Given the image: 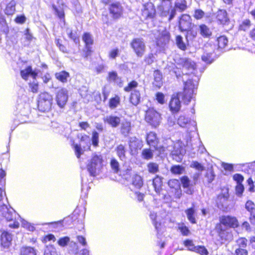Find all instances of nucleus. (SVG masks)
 Masks as SVG:
<instances>
[{"mask_svg": "<svg viewBox=\"0 0 255 255\" xmlns=\"http://www.w3.org/2000/svg\"><path fill=\"white\" fill-rule=\"evenodd\" d=\"M235 229L239 227L237 218L230 215H223L219 218V223L217 224L215 228L219 236H222L225 232V229Z\"/></svg>", "mask_w": 255, "mask_h": 255, "instance_id": "nucleus-1", "label": "nucleus"}, {"mask_svg": "<svg viewBox=\"0 0 255 255\" xmlns=\"http://www.w3.org/2000/svg\"><path fill=\"white\" fill-rule=\"evenodd\" d=\"M138 85V82L135 80H132L129 82L124 88L125 92H130L128 102L131 106L134 107H136L141 101L140 92L139 90L136 89Z\"/></svg>", "mask_w": 255, "mask_h": 255, "instance_id": "nucleus-2", "label": "nucleus"}, {"mask_svg": "<svg viewBox=\"0 0 255 255\" xmlns=\"http://www.w3.org/2000/svg\"><path fill=\"white\" fill-rule=\"evenodd\" d=\"M185 69L189 71H194L197 69V64L195 61L188 57L179 58L176 65L173 68V72L178 78L183 74L182 69Z\"/></svg>", "mask_w": 255, "mask_h": 255, "instance_id": "nucleus-3", "label": "nucleus"}, {"mask_svg": "<svg viewBox=\"0 0 255 255\" xmlns=\"http://www.w3.org/2000/svg\"><path fill=\"white\" fill-rule=\"evenodd\" d=\"M196 87L191 79H188L184 82L183 90L181 92H177L176 94L181 98L183 103L188 104L193 98L194 91Z\"/></svg>", "mask_w": 255, "mask_h": 255, "instance_id": "nucleus-4", "label": "nucleus"}, {"mask_svg": "<svg viewBox=\"0 0 255 255\" xmlns=\"http://www.w3.org/2000/svg\"><path fill=\"white\" fill-rule=\"evenodd\" d=\"M144 120L153 128H157L162 120L161 114L153 107H148L145 111Z\"/></svg>", "mask_w": 255, "mask_h": 255, "instance_id": "nucleus-5", "label": "nucleus"}, {"mask_svg": "<svg viewBox=\"0 0 255 255\" xmlns=\"http://www.w3.org/2000/svg\"><path fill=\"white\" fill-rule=\"evenodd\" d=\"M200 174L195 173L192 177L193 182H192L189 177L184 175L179 178L181 185L184 189V192L188 195H192L195 190L194 186L195 185L200 179Z\"/></svg>", "mask_w": 255, "mask_h": 255, "instance_id": "nucleus-6", "label": "nucleus"}, {"mask_svg": "<svg viewBox=\"0 0 255 255\" xmlns=\"http://www.w3.org/2000/svg\"><path fill=\"white\" fill-rule=\"evenodd\" d=\"M158 9L159 16L161 17L168 16V21L172 19L176 15V9L173 6L171 0H162Z\"/></svg>", "mask_w": 255, "mask_h": 255, "instance_id": "nucleus-7", "label": "nucleus"}, {"mask_svg": "<svg viewBox=\"0 0 255 255\" xmlns=\"http://www.w3.org/2000/svg\"><path fill=\"white\" fill-rule=\"evenodd\" d=\"M53 97L46 92L41 93L38 96L37 108L41 112H48L52 108Z\"/></svg>", "mask_w": 255, "mask_h": 255, "instance_id": "nucleus-8", "label": "nucleus"}, {"mask_svg": "<svg viewBox=\"0 0 255 255\" xmlns=\"http://www.w3.org/2000/svg\"><path fill=\"white\" fill-rule=\"evenodd\" d=\"M130 46L137 57H141L144 54L146 46L142 38H133L130 42Z\"/></svg>", "mask_w": 255, "mask_h": 255, "instance_id": "nucleus-9", "label": "nucleus"}, {"mask_svg": "<svg viewBox=\"0 0 255 255\" xmlns=\"http://www.w3.org/2000/svg\"><path fill=\"white\" fill-rule=\"evenodd\" d=\"M222 192L217 195L215 199V205L219 209L224 210L227 208L226 205L229 200L230 195L228 188H222Z\"/></svg>", "mask_w": 255, "mask_h": 255, "instance_id": "nucleus-10", "label": "nucleus"}, {"mask_svg": "<svg viewBox=\"0 0 255 255\" xmlns=\"http://www.w3.org/2000/svg\"><path fill=\"white\" fill-rule=\"evenodd\" d=\"M109 14L114 20L121 18L123 15L124 8L119 1H116L109 4L108 7Z\"/></svg>", "mask_w": 255, "mask_h": 255, "instance_id": "nucleus-11", "label": "nucleus"}, {"mask_svg": "<svg viewBox=\"0 0 255 255\" xmlns=\"http://www.w3.org/2000/svg\"><path fill=\"white\" fill-rule=\"evenodd\" d=\"M192 22L191 17L188 14H182L179 20V29L180 31H186L187 33L189 32L192 33L193 30L192 28Z\"/></svg>", "mask_w": 255, "mask_h": 255, "instance_id": "nucleus-12", "label": "nucleus"}, {"mask_svg": "<svg viewBox=\"0 0 255 255\" xmlns=\"http://www.w3.org/2000/svg\"><path fill=\"white\" fill-rule=\"evenodd\" d=\"M215 19L218 24L223 26L228 25L230 23L228 13L226 10L223 9H218L215 15Z\"/></svg>", "mask_w": 255, "mask_h": 255, "instance_id": "nucleus-13", "label": "nucleus"}, {"mask_svg": "<svg viewBox=\"0 0 255 255\" xmlns=\"http://www.w3.org/2000/svg\"><path fill=\"white\" fill-rule=\"evenodd\" d=\"M156 14V8L151 2H147L143 5L141 10V15L145 19H153Z\"/></svg>", "mask_w": 255, "mask_h": 255, "instance_id": "nucleus-14", "label": "nucleus"}, {"mask_svg": "<svg viewBox=\"0 0 255 255\" xmlns=\"http://www.w3.org/2000/svg\"><path fill=\"white\" fill-rule=\"evenodd\" d=\"M168 186L171 191L173 193L174 197L179 199L182 196V190L181 188V182L177 179H171L168 181Z\"/></svg>", "mask_w": 255, "mask_h": 255, "instance_id": "nucleus-15", "label": "nucleus"}, {"mask_svg": "<svg viewBox=\"0 0 255 255\" xmlns=\"http://www.w3.org/2000/svg\"><path fill=\"white\" fill-rule=\"evenodd\" d=\"M68 98L67 91L65 89L62 88L58 90L55 96V100L57 105L60 108H63L67 102Z\"/></svg>", "mask_w": 255, "mask_h": 255, "instance_id": "nucleus-16", "label": "nucleus"}, {"mask_svg": "<svg viewBox=\"0 0 255 255\" xmlns=\"http://www.w3.org/2000/svg\"><path fill=\"white\" fill-rule=\"evenodd\" d=\"M181 104L179 97L175 94L171 98L169 103V110L172 114L178 113L181 109Z\"/></svg>", "mask_w": 255, "mask_h": 255, "instance_id": "nucleus-17", "label": "nucleus"}, {"mask_svg": "<svg viewBox=\"0 0 255 255\" xmlns=\"http://www.w3.org/2000/svg\"><path fill=\"white\" fill-rule=\"evenodd\" d=\"M170 40V34L166 30L159 33L156 39V45L159 47H164L167 45Z\"/></svg>", "mask_w": 255, "mask_h": 255, "instance_id": "nucleus-18", "label": "nucleus"}, {"mask_svg": "<svg viewBox=\"0 0 255 255\" xmlns=\"http://www.w3.org/2000/svg\"><path fill=\"white\" fill-rule=\"evenodd\" d=\"M20 74L21 77L26 81L28 80L29 76L33 79H36L38 76V73L33 70L31 65H28L26 66L24 69L21 70L20 71Z\"/></svg>", "mask_w": 255, "mask_h": 255, "instance_id": "nucleus-19", "label": "nucleus"}, {"mask_svg": "<svg viewBox=\"0 0 255 255\" xmlns=\"http://www.w3.org/2000/svg\"><path fill=\"white\" fill-rule=\"evenodd\" d=\"M185 153L186 150L184 145L180 143H176L172 152L173 158L182 159Z\"/></svg>", "mask_w": 255, "mask_h": 255, "instance_id": "nucleus-20", "label": "nucleus"}, {"mask_svg": "<svg viewBox=\"0 0 255 255\" xmlns=\"http://www.w3.org/2000/svg\"><path fill=\"white\" fill-rule=\"evenodd\" d=\"M15 215L10 212V211H6L3 215V219L6 222H12V224H10L8 227L10 228L17 229L19 226V222L16 220Z\"/></svg>", "mask_w": 255, "mask_h": 255, "instance_id": "nucleus-21", "label": "nucleus"}, {"mask_svg": "<svg viewBox=\"0 0 255 255\" xmlns=\"http://www.w3.org/2000/svg\"><path fill=\"white\" fill-rule=\"evenodd\" d=\"M153 81L152 82V87L155 90L160 89L162 85V74L159 70L156 69L153 71Z\"/></svg>", "mask_w": 255, "mask_h": 255, "instance_id": "nucleus-22", "label": "nucleus"}, {"mask_svg": "<svg viewBox=\"0 0 255 255\" xmlns=\"http://www.w3.org/2000/svg\"><path fill=\"white\" fill-rule=\"evenodd\" d=\"M103 121L112 128L118 127L121 123V118L117 116L109 115L103 118Z\"/></svg>", "mask_w": 255, "mask_h": 255, "instance_id": "nucleus-23", "label": "nucleus"}, {"mask_svg": "<svg viewBox=\"0 0 255 255\" xmlns=\"http://www.w3.org/2000/svg\"><path fill=\"white\" fill-rule=\"evenodd\" d=\"M97 161V160H91L87 165L88 170L91 176H96L102 166L101 162L98 163Z\"/></svg>", "mask_w": 255, "mask_h": 255, "instance_id": "nucleus-24", "label": "nucleus"}, {"mask_svg": "<svg viewBox=\"0 0 255 255\" xmlns=\"http://www.w3.org/2000/svg\"><path fill=\"white\" fill-rule=\"evenodd\" d=\"M228 39L225 35H221L217 37L215 40V45L218 49L222 50L228 45Z\"/></svg>", "mask_w": 255, "mask_h": 255, "instance_id": "nucleus-25", "label": "nucleus"}, {"mask_svg": "<svg viewBox=\"0 0 255 255\" xmlns=\"http://www.w3.org/2000/svg\"><path fill=\"white\" fill-rule=\"evenodd\" d=\"M121 98L120 96L117 94H115L111 97L109 101L108 106L111 109H115L121 105Z\"/></svg>", "mask_w": 255, "mask_h": 255, "instance_id": "nucleus-26", "label": "nucleus"}, {"mask_svg": "<svg viewBox=\"0 0 255 255\" xmlns=\"http://www.w3.org/2000/svg\"><path fill=\"white\" fill-rule=\"evenodd\" d=\"M12 241L11 235L7 232H3L0 236V244L4 248L8 247Z\"/></svg>", "mask_w": 255, "mask_h": 255, "instance_id": "nucleus-27", "label": "nucleus"}, {"mask_svg": "<svg viewBox=\"0 0 255 255\" xmlns=\"http://www.w3.org/2000/svg\"><path fill=\"white\" fill-rule=\"evenodd\" d=\"M146 140L147 143L150 146L155 147L158 143V139L156 136V134L153 131H150L146 134Z\"/></svg>", "mask_w": 255, "mask_h": 255, "instance_id": "nucleus-28", "label": "nucleus"}, {"mask_svg": "<svg viewBox=\"0 0 255 255\" xmlns=\"http://www.w3.org/2000/svg\"><path fill=\"white\" fill-rule=\"evenodd\" d=\"M152 185L155 191L159 194L162 190V178L158 175H156L152 179Z\"/></svg>", "mask_w": 255, "mask_h": 255, "instance_id": "nucleus-29", "label": "nucleus"}, {"mask_svg": "<svg viewBox=\"0 0 255 255\" xmlns=\"http://www.w3.org/2000/svg\"><path fill=\"white\" fill-rule=\"evenodd\" d=\"M200 34L204 38H210L212 35V32L210 29L209 27L205 24H201L199 25Z\"/></svg>", "mask_w": 255, "mask_h": 255, "instance_id": "nucleus-30", "label": "nucleus"}, {"mask_svg": "<svg viewBox=\"0 0 255 255\" xmlns=\"http://www.w3.org/2000/svg\"><path fill=\"white\" fill-rule=\"evenodd\" d=\"M55 43L59 49L64 53H69L71 48L66 44L63 42L62 40L59 38L55 39Z\"/></svg>", "mask_w": 255, "mask_h": 255, "instance_id": "nucleus-31", "label": "nucleus"}, {"mask_svg": "<svg viewBox=\"0 0 255 255\" xmlns=\"http://www.w3.org/2000/svg\"><path fill=\"white\" fill-rule=\"evenodd\" d=\"M185 212L186 214L187 219L192 224H196V220L195 217V209L194 207L193 206L187 209Z\"/></svg>", "mask_w": 255, "mask_h": 255, "instance_id": "nucleus-32", "label": "nucleus"}, {"mask_svg": "<svg viewBox=\"0 0 255 255\" xmlns=\"http://www.w3.org/2000/svg\"><path fill=\"white\" fill-rule=\"evenodd\" d=\"M16 3L14 0H10L6 5L4 12L7 15H12L15 11Z\"/></svg>", "mask_w": 255, "mask_h": 255, "instance_id": "nucleus-33", "label": "nucleus"}, {"mask_svg": "<svg viewBox=\"0 0 255 255\" xmlns=\"http://www.w3.org/2000/svg\"><path fill=\"white\" fill-rule=\"evenodd\" d=\"M132 184L137 189H140L143 185V179L137 174L133 175L132 179Z\"/></svg>", "mask_w": 255, "mask_h": 255, "instance_id": "nucleus-34", "label": "nucleus"}, {"mask_svg": "<svg viewBox=\"0 0 255 255\" xmlns=\"http://www.w3.org/2000/svg\"><path fill=\"white\" fill-rule=\"evenodd\" d=\"M115 151L117 156L121 159L126 158L127 150L126 147L122 144H119L115 148Z\"/></svg>", "mask_w": 255, "mask_h": 255, "instance_id": "nucleus-35", "label": "nucleus"}, {"mask_svg": "<svg viewBox=\"0 0 255 255\" xmlns=\"http://www.w3.org/2000/svg\"><path fill=\"white\" fill-rule=\"evenodd\" d=\"M177 124L182 128H187L190 124V120L183 115H180L177 120Z\"/></svg>", "mask_w": 255, "mask_h": 255, "instance_id": "nucleus-36", "label": "nucleus"}, {"mask_svg": "<svg viewBox=\"0 0 255 255\" xmlns=\"http://www.w3.org/2000/svg\"><path fill=\"white\" fill-rule=\"evenodd\" d=\"M69 76V73L64 70L55 73L56 79L62 83H66L67 82V78Z\"/></svg>", "mask_w": 255, "mask_h": 255, "instance_id": "nucleus-37", "label": "nucleus"}, {"mask_svg": "<svg viewBox=\"0 0 255 255\" xmlns=\"http://www.w3.org/2000/svg\"><path fill=\"white\" fill-rule=\"evenodd\" d=\"M82 40L85 46H91L94 44L92 35L89 32H84L82 35Z\"/></svg>", "mask_w": 255, "mask_h": 255, "instance_id": "nucleus-38", "label": "nucleus"}, {"mask_svg": "<svg viewBox=\"0 0 255 255\" xmlns=\"http://www.w3.org/2000/svg\"><path fill=\"white\" fill-rule=\"evenodd\" d=\"M204 177L207 184L211 183L215 179V174L212 168L208 169L206 170Z\"/></svg>", "mask_w": 255, "mask_h": 255, "instance_id": "nucleus-39", "label": "nucleus"}, {"mask_svg": "<svg viewBox=\"0 0 255 255\" xmlns=\"http://www.w3.org/2000/svg\"><path fill=\"white\" fill-rule=\"evenodd\" d=\"M252 25V22L250 19H246L244 20L241 24H239L238 29L240 31H248Z\"/></svg>", "mask_w": 255, "mask_h": 255, "instance_id": "nucleus-40", "label": "nucleus"}, {"mask_svg": "<svg viewBox=\"0 0 255 255\" xmlns=\"http://www.w3.org/2000/svg\"><path fill=\"white\" fill-rule=\"evenodd\" d=\"M107 79L109 82H117L118 80H121V85L123 84V81L121 78L118 76V73L115 71L109 72L107 77Z\"/></svg>", "mask_w": 255, "mask_h": 255, "instance_id": "nucleus-41", "label": "nucleus"}, {"mask_svg": "<svg viewBox=\"0 0 255 255\" xmlns=\"http://www.w3.org/2000/svg\"><path fill=\"white\" fill-rule=\"evenodd\" d=\"M52 7L57 16L60 19L62 20L63 22H65V12L64 9L63 8L59 9L54 4H52Z\"/></svg>", "mask_w": 255, "mask_h": 255, "instance_id": "nucleus-42", "label": "nucleus"}, {"mask_svg": "<svg viewBox=\"0 0 255 255\" xmlns=\"http://www.w3.org/2000/svg\"><path fill=\"white\" fill-rule=\"evenodd\" d=\"M236 243L238 248L246 249L248 240L246 237H239L236 241Z\"/></svg>", "mask_w": 255, "mask_h": 255, "instance_id": "nucleus-43", "label": "nucleus"}, {"mask_svg": "<svg viewBox=\"0 0 255 255\" xmlns=\"http://www.w3.org/2000/svg\"><path fill=\"white\" fill-rule=\"evenodd\" d=\"M36 251L33 248L24 247L21 249L20 255H36Z\"/></svg>", "mask_w": 255, "mask_h": 255, "instance_id": "nucleus-44", "label": "nucleus"}, {"mask_svg": "<svg viewBox=\"0 0 255 255\" xmlns=\"http://www.w3.org/2000/svg\"><path fill=\"white\" fill-rule=\"evenodd\" d=\"M176 44L179 49L185 51L187 49L186 44L184 42L183 37L180 35H178L175 38Z\"/></svg>", "mask_w": 255, "mask_h": 255, "instance_id": "nucleus-45", "label": "nucleus"}, {"mask_svg": "<svg viewBox=\"0 0 255 255\" xmlns=\"http://www.w3.org/2000/svg\"><path fill=\"white\" fill-rule=\"evenodd\" d=\"M170 170L175 175H180L185 172V168L182 165H175L171 166Z\"/></svg>", "mask_w": 255, "mask_h": 255, "instance_id": "nucleus-46", "label": "nucleus"}, {"mask_svg": "<svg viewBox=\"0 0 255 255\" xmlns=\"http://www.w3.org/2000/svg\"><path fill=\"white\" fill-rule=\"evenodd\" d=\"M131 129V124L129 121H125L122 124L121 131L123 134H128Z\"/></svg>", "mask_w": 255, "mask_h": 255, "instance_id": "nucleus-47", "label": "nucleus"}, {"mask_svg": "<svg viewBox=\"0 0 255 255\" xmlns=\"http://www.w3.org/2000/svg\"><path fill=\"white\" fill-rule=\"evenodd\" d=\"M214 53V50H213V51L211 52H205L201 56L202 60L207 63H212L213 61V54Z\"/></svg>", "mask_w": 255, "mask_h": 255, "instance_id": "nucleus-48", "label": "nucleus"}, {"mask_svg": "<svg viewBox=\"0 0 255 255\" xmlns=\"http://www.w3.org/2000/svg\"><path fill=\"white\" fill-rule=\"evenodd\" d=\"M177 228L178 230L180 231L183 236H187L190 234V230L183 223L179 224Z\"/></svg>", "mask_w": 255, "mask_h": 255, "instance_id": "nucleus-49", "label": "nucleus"}, {"mask_svg": "<svg viewBox=\"0 0 255 255\" xmlns=\"http://www.w3.org/2000/svg\"><path fill=\"white\" fill-rule=\"evenodd\" d=\"M148 171L149 173L155 174L159 171L158 164L154 162H149L147 165Z\"/></svg>", "mask_w": 255, "mask_h": 255, "instance_id": "nucleus-50", "label": "nucleus"}, {"mask_svg": "<svg viewBox=\"0 0 255 255\" xmlns=\"http://www.w3.org/2000/svg\"><path fill=\"white\" fill-rule=\"evenodd\" d=\"M245 208L250 214L255 213V204L251 200H248L245 204Z\"/></svg>", "mask_w": 255, "mask_h": 255, "instance_id": "nucleus-51", "label": "nucleus"}, {"mask_svg": "<svg viewBox=\"0 0 255 255\" xmlns=\"http://www.w3.org/2000/svg\"><path fill=\"white\" fill-rule=\"evenodd\" d=\"M44 255H57L56 250L54 246H46L44 250Z\"/></svg>", "mask_w": 255, "mask_h": 255, "instance_id": "nucleus-52", "label": "nucleus"}, {"mask_svg": "<svg viewBox=\"0 0 255 255\" xmlns=\"http://www.w3.org/2000/svg\"><path fill=\"white\" fill-rule=\"evenodd\" d=\"M99 135V133L96 130H93L92 132V144L95 147H97L98 146Z\"/></svg>", "mask_w": 255, "mask_h": 255, "instance_id": "nucleus-53", "label": "nucleus"}, {"mask_svg": "<svg viewBox=\"0 0 255 255\" xmlns=\"http://www.w3.org/2000/svg\"><path fill=\"white\" fill-rule=\"evenodd\" d=\"M194 252L200 255H208L209 252L204 246H197L196 247Z\"/></svg>", "mask_w": 255, "mask_h": 255, "instance_id": "nucleus-54", "label": "nucleus"}, {"mask_svg": "<svg viewBox=\"0 0 255 255\" xmlns=\"http://www.w3.org/2000/svg\"><path fill=\"white\" fill-rule=\"evenodd\" d=\"M141 156L142 158L146 159L152 158L153 157L152 151L150 148H144L142 150Z\"/></svg>", "mask_w": 255, "mask_h": 255, "instance_id": "nucleus-55", "label": "nucleus"}, {"mask_svg": "<svg viewBox=\"0 0 255 255\" xmlns=\"http://www.w3.org/2000/svg\"><path fill=\"white\" fill-rule=\"evenodd\" d=\"M73 147L77 158H80L81 154L84 152V150L82 149L81 145L78 144H74Z\"/></svg>", "mask_w": 255, "mask_h": 255, "instance_id": "nucleus-56", "label": "nucleus"}, {"mask_svg": "<svg viewBox=\"0 0 255 255\" xmlns=\"http://www.w3.org/2000/svg\"><path fill=\"white\" fill-rule=\"evenodd\" d=\"M205 16V12L201 9H197L194 11V18L196 20L201 19Z\"/></svg>", "mask_w": 255, "mask_h": 255, "instance_id": "nucleus-57", "label": "nucleus"}, {"mask_svg": "<svg viewBox=\"0 0 255 255\" xmlns=\"http://www.w3.org/2000/svg\"><path fill=\"white\" fill-rule=\"evenodd\" d=\"M30 91L33 93H37L39 91V84L37 82H29L28 83Z\"/></svg>", "mask_w": 255, "mask_h": 255, "instance_id": "nucleus-58", "label": "nucleus"}, {"mask_svg": "<svg viewBox=\"0 0 255 255\" xmlns=\"http://www.w3.org/2000/svg\"><path fill=\"white\" fill-rule=\"evenodd\" d=\"M175 7L178 9L180 11H183L187 7V2L185 0H182L180 2H176L175 3Z\"/></svg>", "mask_w": 255, "mask_h": 255, "instance_id": "nucleus-59", "label": "nucleus"}, {"mask_svg": "<svg viewBox=\"0 0 255 255\" xmlns=\"http://www.w3.org/2000/svg\"><path fill=\"white\" fill-rule=\"evenodd\" d=\"M184 245L186 247L188 250L194 252L196 246H195L193 241L189 239L185 240L183 242Z\"/></svg>", "mask_w": 255, "mask_h": 255, "instance_id": "nucleus-60", "label": "nucleus"}, {"mask_svg": "<svg viewBox=\"0 0 255 255\" xmlns=\"http://www.w3.org/2000/svg\"><path fill=\"white\" fill-rule=\"evenodd\" d=\"M93 52V51L91 46H85V49L83 50V57L88 58L91 57Z\"/></svg>", "mask_w": 255, "mask_h": 255, "instance_id": "nucleus-61", "label": "nucleus"}, {"mask_svg": "<svg viewBox=\"0 0 255 255\" xmlns=\"http://www.w3.org/2000/svg\"><path fill=\"white\" fill-rule=\"evenodd\" d=\"M245 190L244 186L243 184H237L235 186V192L237 195L242 196Z\"/></svg>", "mask_w": 255, "mask_h": 255, "instance_id": "nucleus-62", "label": "nucleus"}, {"mask_svg": "<svg viewBox=\"0 0 255 255\" xmlns=\"http://www.w3.org/2000/svg\"><path fill=\"white\" fill-rule=\"evenodd\" d=\"M120 50L118 48H113L111 50L108 54L110 59H114L119 55Z\"/></svg>", "mask_w": 255, "mask_h": 255, "instance_id": "nucleus-63", "label": "nucleus"}, {"mask_svg": "<svg viewBox=\"0 0 255 255\" xmlns=\"http://www.w3.org/2000/svg\"><path fill=\"white\" fill-rule=\"evenodd\" d=\"M51 241H53V242H54L56 241V238L55 236L52 234H49L47 235H45L41 239L42 242L44 244H46L47 242Z\"/></svg>", "mask_w": 255, "mask_h": 255, "instance_id": "nucleus-64", "label": "nucleus"}]
</instances>
